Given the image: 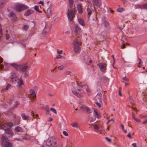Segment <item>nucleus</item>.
I'll return each instance as SVG.
<instances>
[{"label": "nucleus", "instance_id": "obj_1", "mask_svg": "<svg viewBox=\"0 0 147 147\" xmlns=\"http://www.w3.org/2000/svg\"><path fill=\"white\" fill-rule=\"evenodd\" d=\"M46 144L50 147H62L63 146L61 142L53 137H49Z\"/></svg>", "mask_w": 147, "mask_h": 147}, {"label": "nucleus", "instance_id": "obj_2", "mask_svg": "<svg viewBox=\"0 0 147 147\" xmlns=\"http://www.w3.org/2000/svg\"><path fill=\"white\" fill-rule=\"evenodd\" d=\"M68 0L69 9L68 10L67 15L68 19L72 21L74 18L76 14L75 11V9L73 8V3H74L73 0Z\"/></svg>", "mask_w": 147, "mask_h": 147}, {"label": "nucleus", "instance_id": "obj_3", "mask_svg": "<svg viewBox=\"0 0 147 147\" xmlns=\"http://www.w3.org/2000/svg\"><path fill=\"white\" fill-rule=\"evenodd\" d=\"M10 64L16 69L20 72L26 71L28 68V65L26 64L18 65L16 63H13Z\"/></svg>", "mask_w": 147, "mask_h": 147}, {"label": "nucleus", "instance_id": "obj_4", "mask_svg": "<svg viewBox=\"0 0 147 147\" xmlns=\"http://www.w3.org/2000/svg\"><path fill=\"white\" fill-rule=\"evenodd\" d=\"M81 43L80 39L76 38L73 41V47L75 53H78L79 52L80 50V47Z\"/></svg>", "mask_w": 147, "mask_h": 147}, {"label": "nucleus", "instance_id": "obj_5", "mask_svg": "<svg viewBox=\"0 0 147 147\" xmlns=\"http://www.w3.org/2000/svg\"><path fill=\"white\" fill-rule=\"evenodd\" d=\"M1 144L3 147H12V144L9 141L7 138L4 135H2Z\"/></svg>", "mask_w": 147, "mask_h": 147}, {"label": "nucleus", "instance_id": "obj_6", "mask_svg": "<svg viewBox=\"0 0 147 147\" xmlns=\"http://www.w3.org/2000/svg\"><path fill=\"white\" fill-rule=\"evenodd\" d=\"M74 28L75 35L77 38H79L82 32L81 28L76 24L75 25Z\"/></svg>", "mask_w": 147, "mask_h": 147}, {"label": "nucleus", "instance_id": "obj_7", "mask_svg": "<svg viewBox=\"0 0 147 147\" xmlns=\"http://www.w3.org/2000/svg\"><path fill=\"white\" fill-rule=\"evenodd\" d=\"M28 8V7L24 5H17L15 7L16 10L18 12L26 9Z\"/></svg>", "mask_w": 147, "mask_h": 147}, {"label": "nucleus", "instance_id": "obj_8", "mask_svg": "<svg viewBox=\"0 0 147 147\" xmlns=\"http://www.w3.org/2000/svg\"><path fill=\"white\" fill-rule=\"evenodd\" d=\"M92 125L95 131L100 133V134L102 133V130L100 126L98 124H92Z\"/></svg>", "mask_w": 147, "mask_h": 147}, {"label": "nucleus", "instance_id": "obj_9", "mask_svg": "<svg viewBox=\"0 0 147 147\" xmlns=\"http://www.w3.org/2000/svg\"><path fill=\"white\" fill-rule=\"evenodd\" d=\"M102 23L106 28L105 30H107L109 28V23L106 18L104 17V19H103Z\"/></svg>", "mask_w": 147, "mask_h": 147}, {"label": "nucleus", "instance_id": "obj_10", "mask_svg": "<svg viewBox=\"0 0 147 147\" xmlns=\"http://www.w3.org/2000/svg\"><path fill=\"white\" fill-rule=\"evenodd\" d=\"M5 131V133L7 134L10 137H12L13 135V133L10 128H6Z\"/></svg>", "mask_w": 147, "mask_h": 147}, {"label": "nucleus", "instance_id": "obj_11", "mask_svg": "<svg viewBox=\"0 0 147 147\" xmlns=\"http://www.w3.org/2000/svg\"><path fill=\"white\" fill-rule=\"evenodd\" d=\"M98 65L100 70L103 72H105L106 69L107 65L104 63H100Z\"/></svg>", "mask_w": 147, "mask_h": 147}, {"label": "nucleus", "instance_id": "obj_12", "mask_svg": "<svg viewBox=\"0 0 147 147\" xmlns=\"http://www.w3.org/2000/svg\"><path fill=\"white\" fill-rule=\"evenodd\" d=\"M80 108L82 111H86L88 113H92L90 109L87 107L83 105Z\"/></svg>", "mask_w": 147, "mask_h": 147}, {"label": "nucleus", "instance_id": "obj_13", "mask_svg": "<svg viewBox=\"0 0 147 147\" xmlns=\"http://www.w3.org/2000/svg\"><path fill=\"white\" fill-rule=\"evenodd\" d=\"M93 4L94 6L99 7L101 4V0H93Z\"/></svg>", "mask_w": 147, "mask_h": 147}, {"label": "nucleus", "instance_id": "obj_14", "mask_svg": "<svg viewBox=\"0 0 147 147\" xmlns=\"http://www.w3.org/2000/svg\"><path fill=\"white\" fill-rule=\"evenodd\" d=\"M34 11L32 10L29 9L25 11L24 16H28L32 14L33 13Z\"/></svg>", "mask_w": 147, "mask_h": 147}, {"label": "nucleus", "instance_id": "obj_15", "mask_svg": "<svg viewBox=\"0 0 147 147\" xmlns=\"http://www.w3.org/2000/svg\"><path fill=\"white\" fill-rule=\"evenodd\" d=\"M49 32V28L48 26L46 25L45 27L43 30L42 34L44 35L45 33H48Z\"/></svg>", "mask_w": 147, "mask_h": 147}, {"label": "nucleus", "instance_id": "obj_16", "mask_svg": "<svg viewBox=\"0 0 147 147\" xmlns=\"http://www.w3.org/2000/svg\"><path fill=\"white\" fill-rule=\"evenodd\" d=\"M9 17L12 20H15L16 18L15 14L12 11L9 14Z\"/></svg>", "mask_w": 147, "mask_h": 147}, {"label": "nucleus", "instance_id": "obj_17", "mask_svg": "<svg viewBox=\"0 0 147 147\" xmlns=\"http://www.w3.org/2000/svg\"><path fill=\"white\" fill-rule=\"evenodd\" d=\"M52 14V10L50 8H49L47 10V16L48 18L50 17Z\"/></svg>", "mask_w": 147, "mask_h": 147}, {"label": "nucleus", "instance_id": "obj_18", "mask_svg": "<svg viewBox=\"0 0 147 147\" xmlns=\"http://www.w3.org/2000/svg\"><path fill=\"white\" fill-rule=\"evenodd\" d=\"M30 97L31 98H34L36 97V94L34 90L30 89Z\"/></svg>", "mask_w": 147, "mask_h": 147}, {"label": "nucleus", "instance_id": "obj_19", "mask_svg": "<svg viewBox=\"0 0 147 147\" xmlns=\"http://www.w3.org/2000/svg\"><path fill=\"white\" fill-rule=\"evenodd\" d=\"M94 112L95 114L96 117L98 119L100 118V115L99 111L97 109H94Z\"/></svg>", "mask_w": 147, "mask_h": 147}, {"label": "nucleus", "instance_id": "obj_20", "mask_svg": "<svg viewBox=\"0 0 147 147\" xmlns=\"http://www.w3.org/2000/svg\"><path fill=\"white\" fill-rule=\"evenodd\" d=\"M21 116L24 120H26L30 119V117L27 115H26L24 113H22Z\"/></svg>", "mask_w": 147, "mask_h": 147}, {"label": "nucleus", "instance_id": "obj_21", "mask_svg": "<svg viewBox=\"0 0 147 147\" xmlns=\"http://www.w3.org/2000/svg\"><path fill=\"white\" fill-rule=\"evenodd\" d=\"M14 131L17 132H22L23 130L21 127L18 126L14 129Z\"/></svg>", "mask_w": 147, "mask_h": 147}, {"label": "nucleus", "instance_id": "obj_22", "mask_svg": "<svg viewBox=\"0 0 147 147\" xmlns=\"http://www.w3.org/2000/svg\"><path fill=\"white\" fill-rule=\"evenodd\" d=\"M6 1L5 0H0V9L3 7L5 5Z\"/></svg>", "mask_w": 147, "mask_h": 147}, {"label": "nucleus", "instance_id": "obj_23", "mask_svg": "<svg viewBox=\"0 0 147 147\" xmlns=\"http://www.w3.org/2000/svg\"><path fill=\"white\" fill-rule=\"evenodd\" d=\"M77 8L79 13H82L81 6L80 5L78 4L77 5Z\"/></svg>", "mask_w": 147, "mask_h": 147}, {"label": "nucleus", "instance_id": "obj_24", "mask_svg": "<svg viewBox=\"0 0 147 147\" xmlns=\"http://www.w3.org/2000/svg\"><path fill=\"white\" fill-rule=\"evenodd\" d=\"M87 11L88 13V17L89 19L92 13L91 10L89 7H88L87 8Z\"/></svg>", "mask_w": 147, "mask_h": 147}, {"label": "nucleus", "instance_id": "obj_25", "mask_svg": "<svg viewBox=\"0 0 147 147\" xmlns=\"http://www.w3.org/2000/svg\"><path fill=\"white\" fill-rule=\"evenodd\" d=\"M17 76L15 73H12L11 74V77L10 79L14 80L15 81H16V79L17 78Z\"/></svg>", "mask_w": 147, "mask_h": 147}, {"label": "nucleus", "instance_id": "obj_26", "mask_svg": "<svg viewBox=\"0 0 147 147\" xmlns=\"http://www.w3.org/2000/svg\"><path fill=\"white\" fill-rule=\"evenodd\" d=\"M78 21L79 23L83 26H84L85 24L84 23V21L83 19H81V18H78Z\"/></svg>", "mask_w": 147, "mask_h": 147}, {"label": "nucleus", "instance_id": "obj_27", "mask_svg": "<svg viewBox=\"0 0 147 147\" xmlns=\"http://www.w3.org/2000/svg\"><path fill=\"white\" fill-rule=\"evenodd\" d=\"M72 92L74 95L78 98H82L83 97V96L81 95L78 93L72 90Z\"/></svg>", "mask_w": 147, "mask_h": 147}, {"label": "nucleus", "instance_id": "obj_28", "mask_svg": "<svg viewBox=\"0 0 147 147\" xmlns=\"http://www.w3.org/2000/svg\"><path fill=\"white\" fill-rule=\"evenodd\" d=\"M18 81L17 82L18 85L21 86L23 84V82L21 78L18 79Z\"/></svg>", "mask_w": 147, "mask_h": 147}, {"label": "nucleus", "instance_id": "obj_29", "mask_svg": "<svg viewBox=\"0 0 147 147\" xmlns=\"http://www.w3.org/2000/svg\"><path fill=\"white\" fill-rule=\"evenodd\" d=\"M138 59L139 61V62L138 66L139 67H140L142 66L143 62L140 58H138Z\"/></svg>", "mask_w": 147, "mask_h": 147}, {"label": "nucleus", "instance_id": "obj_30", "mask_svg": "<svg viewBox=\"0 0 147 147\" xmlns=\"http://www.w3.org/2000/svg\"><path fill=\"white\" fill-rule=\"evenodd\" d=\"M29 28V26L27 25H24L22 27V29L24 30H27Z\"/></svg>", "mask_w": 147, "mask_h": 147}, {"label": "nucleus", "instance_id": "obj_31", "mask_svg": "<svg viewBox=\"0 0 147 147\" xmlns=\"http://www.w3.org/2000/svg\"><path fill=\"white\" fill-rule=\"evenodd\" d=\"M101 80H105L106 82H109V79H108V78L105 76H103L101 78Z\"/></svg>", "mask_w": 147, "mask_h": 147}, {"label": "nucleus", "instance_id": "obj_32", "mask_svg": "<svg viewBox=\"0 0 147 147\" xmlns=\"http://www.w3.org/2000/svg\"><path fill=\"white\" fill-rule=\"evenodd\" d=\"M124 10L125 9L119 7L117 9V11L119 12H121Z\"/></svg>", "mask_w": 147, "mask_h": 147}, {"label": "nucleus", "instance_id": "obj_33", "mask_svg": "<svg viewBox=\"0 0 147 147\" xmlns=\"http://www.w3.org/2000/svg\"><path fill=\"white\" fill-rule=\"evenodd\" d=\"M72 126L74 127H77L78 123L76 122H74L71 124Z\"/></svg>", "mask_w": 147, "mask_h": 147}, {"label": "nucleus", "instance_id": "obj_34", "mask_svg": "<svg viewBox=\"0 0 147 147\" xmlns=\"http://www.w3.org/2000/svg\"><path fill=\"white\" fill-rule=\"evenodd\" d=\"M130 98V101L131 103L132 104H135L134 101L133 100V98L132 97L130 96L129 97Z\"/></svg>", "mask_w": 147, "mask_h": 147}, {"label": "nucleus", "instance_id": "obj_35", "mask_svg": "<svg viewBox=\"0 0 147 147\" xmlns=\"http://www.w3.org/2000/svg\"><path fill=\"white\" fill-rule=\"evenodd\" d=\"M101 93H98L97 94V96L98 97V98L100 102H101Z\"/></svg>", "mask_w": 147, "mask_h": 147}, {"label": "nucleus", "instance_id": "obj_36", "mask_svg": "<svg viewBox=\"0 0 147 147\" xmlns=\"http://www.w3.org/2000/svg\"><path fill=\"white\" fill-rule=\"evenodd\" d=\"M0 128L1 129H3L4 130H5V129L7 128L6 127L3 125H0Z\"/></svg>", "mask_w": 147, "mask_h": 147}, {"label": "nucleus", "instance_id": "obj_37", "mask_svg": "<svg viewBox=\"0 0 147 147\" xmlns=\"http://www.w3.org/2000/svg\"><path fill=\"white\" fill-rule=\"evenodd\" d=\"M120 127L122 129V130L123 131V132L125 133H126L127 131L126 130H125L124 129L123 125V124H121L120 125Z\"/></svg>", "mask_w": 147, "mask_h": 147}, {"label": "nucleus", "instance_id": "obj_38", "mask_svg": "<svg viewBox=\"0 0 147 147\" xmlns=\"http://www.w3.org/2000/svg\"><path fill=\"white\" fill-rule=\"evenodd\" d=\"M50 110L51 111L54 113L55 114H57V113L56 109L53 108H51Z\"/></svg>", "mask_w": 147, "mask_h": 147}, {"label": "nucleus", "instance_id": "obj_39", "mask_svg": "<svg viewBox=\"0 0 147 147\" xmlns=\"http://www.w3.org/2000/svg\"><path fill=\"white\" fill-rule=\"evenodd\" d=\"M140 7L142 8L147 9V3L145 4L144 5H141L140 6Z\"/></svg>", "mask_w": 147, "mask_h": 147}, {"label": "nucleus", "instance_id": "obj_40", "mask_svg": "<svg viewBox=\"0 0 147 147\" xmlns=\"http://www.w3.org/2000/svg\"><path fill=\"white\" fill-rule=\"evenodd\" d=\"M96 118L95 117H91L90 118V122L91 123L95 121Z\"/></svg>", "mask_w": 147, "mask_h": 147}, {"label": "nucleus", "instance_id": "obj_41", "mask_svg": "<svg viewBox=\"0 0 147 147\" xmlns=\"http://www.w3.org/2000/svg\"><path fill=\"white\" fill-rule=\"evenodd\" d=\"M64 66L62 65H61L59 66L58 67V69L60 70H62L63 69V68H64Z\"/></svg>", "mask_w": 147, "mask_h": 147}, {"label": "nucleus", "instance_id": "obj_42", "mask_svg": "<svg viewBox=\"0 0 147 147\" xmlns=\"http://www.w3.org/2000/svg\"><path fill=\"white\" fill-rule=\"evenodd\" d=\"M77 85L78 86V87L79 88V87H81L82 88L83 86H86L85 85H80L79 84L78 82H77Z\"/></svg>", "mask_w": 147, "mask_h": 147}, {"label": "nucleus", "instance_id": "obj_43", "mask_svg": "<svg viewBox=\"0 0 147 147\" xmlns=\"http://www.w3.org/2000/svg\"><path fill=\"white\" fill-rule=\"evenodd\" d=\"M11 86V85L10 84H8L6 87L5 90H8V88H9Z\"/></svg>", "mask_w": 147, "mask_h": 147}, {"label": "nucleus", "instance_id": "obj_44", "mask_svg": "<svg viewBox=\"0 0 147 147\" xmlns=\"http://www.w3.org/2000/svg\"><path fill=\"white\" fill-rule=\"evenodd\" d=\"M7 125L9 126V127H11L13 125V124L9 122L7 123Z\"/></svg>", "mask_w": 147, "mask_h": 147}, {"label": "nucleus", "instance_id": "obj_45", "mask_svg": "<svg viewBox=\"0 0 147 147\" xmlns=\"http://www.w3.org/2000/svg\"><path fill=\"white\" fill-rule=\"evenodd\" d=\"M34 9L36 11H38L39 10V7L37 5H36L34 7Z\"/></svg>", "mask_w": 147, "mask_h": 147}, {"label": "nucleus", "instance_id": "obj_46", "mask_svg": "<svg viewBox=\"0 0 147 147\" xmlns=\"http://www.w3.org/2000/svg\"><path fill=\"white\" fill-rule=\"evenodd\" d=\"M63 134L65 136H68V133L65 131H64L63 132Z\"/></svg>", "mask_w": 147, "mask_h": 147}, {"label": "nucleus", "instance_id": "obj_47", "mask_svg": "<svg viewBox=\"0 0 147 147\" xmlns=\"http://www.w3.org/2000/svg\"><path fill=\"white\" fill-rule=\"evenodd\" d=\"M86 91L88 93H90L91 92L90 89L88 88H87L86 89Z\"/></svg>", "mask_w": 147, "mask_h": 147}, {"label": "nucleus", "instance_id": "obj_48", "mask_svg": "<svg viewBox=\"0 0 147 147\" xmlns=\"http://www.w3.org/2000/svg\"><path fill=\"white\" fill-rule=\"evenodd\" d=\"M62 57L60 55H58L56 57V58L57 59H60L62 58Z\"/></svg>", "mask_w": 147, "mask_h": 147}, {"label": "nucleus", "instance_id": "obj_49", "mask_svg": "<svg viewBox=\"0 0 147 147\" xmlns=\"http://www.w3.org/2000/svg\"><path fill=\"white\" fill-rule=\"evenodd\" d=\"M105 139L109 142H111V140L108 137H106Z\"/></svg>", "mask_w": 147, "mask_h": 147}, {"label": "nucleus", "instance_id": "obj_50", "mask_svg": "<svg viewBox=\"0 0 147 147\" xmlns=\"http://www.w3.org/2000/svg\"><path fill=\"white\" fill-rule=\"evenodd\" d=\"M123 80L125 81L128 82L129 81L128 79L126 77V76H125L123 78Z\"/></svg>", "mask_w": 147, "mask_h": 147}, {"label": "nucleus", "instance_id": "obj_51", "mask_svg": "<svg viewBox=\"0 0 147 147\" xmlns=\"http://www.w3.org/2000/svg\"><path fill=\"white\" fill-rule=\"evenodd\" d=\"M63 51L62 50L59 51L58 50H57V53L58 54H61L62 53Z\"/></svg>", "mask_w": 147, "mask_h": 147}, {"label": "nucleus", "instance_id": "obj_52", "mask_svg": "<svg viewBox=\"0 0 147 147\" xmlns=\"http://www.w3.org/2000/svg\"><path fill=\"white\" fill-rule=\"evenodd\" d=\"M70 73V71H65V74L66 75H69Z\"/></svg>", "mask_w": 147, "mask_h": 147}, {"label": "nucleus", "instance_id": "obj_53", "mask_svg": "<svg viewBox=\"0 0 147 147\" xmlns=\"http://www.w3.org/2000/svg\"><path fill=\"white\" fill-rule=\"evenodd\" d=\"M95 104L99 108H100L101 107V105L98 102H96Z\"/></svg>", "mask_w": 147, "mask_h": 147}, {"label": "nucleus", "instance_id": "obj_54", "mask_svg": "<svg viewBox=\"0 0 147 147\" xmlns=\"http://www.w3.org/2000/svg\"><path fill=\"white\" fill-rule=\"evenodd\" d=\"M113 121V122L114 121V119L113 118L111 119L108 120L107 121V123L108 124L110 121Z\"/></svg>", "mask_w": 147, "mask_h": 147}, {"label": "nucleus", "instance_id": "obj_55", "mask_svg": "<svg viewBox=\"0 0 147 147\" xmlns=\"http://www.w3.org/2000/svg\"><path fill=\"white\" fill-rule=\"evenodd\" d=\"M39 3V4H41L43 6H45V5L44 4V2L43 1H40Z\"/></svg>", "mask_w": 147, "mask_h": 147}, {"label": "nucleus", "instance_id": "obj_56", "mask_svg": "<svg viewBox=\"0 0 147 147\" xmlns=\"http://www.w3.org/2000/svg\"><path fill=\"white\" fill-rule=\"evenodd\" d=\"M28 76V74L26 73H25L24 74V76L25 78H27Z\"/></svg>", "mask_w": 147, "mask_h": 147}, {"label": "nucleus", "instance_id": "obj_57", "mask_svg": "<svg viewBox=\"0 0 147 147\" xmlns=\"http://www.w3.org/2000/svg\"><path fill=\"white\" fill-rule=\"evenodd\" d=\"M42 147H50V146L48 145L47 144H44L43 145Z\"/></svg>", "mask_w": 147, "mask_h": 147}, {"label": "nucleus", "instance_id": "obj_58", "mask_svg": "<svg viewBox=\"0 0 147 147\" xmlns=\"http://www.w3.org/2000/svg\"><path fill=\"white\" fill-rule=\"evenodd\" d=\"M136 122H140V120L139 119H136V118H135V119H134Z\"/></svg>", "mask_w": 147, "mask_h": 147}, {"label": "nucleus", "instance_id": "obj_59", "mask_svg": "<svg viewBox=\"0 0 147 147\" xmlns=\"http://www.w3.org/2000/svg\"><path fill=\"white\" fill-rule=\"evenodd\" d=\"M79 91H81L82 92V93H84V91L83 90H81L80 89V88H77V89Z\"/></svg>", "mask_w": 147, "mask_h": 147}, {"label": "nucleus", "instance_id": "obj_60", "mask_svg": "<svg viewBox=\"0 0 147 147\" xmlns=\"http://www.w3.org/2000/svg\"><path fill=\"white\" fill-rule=\"evenodd\" d=\"M127 136L129 138H131L132 137H131V135L130 133H128V134L127 135Z\"/></svg>", "mask_w": 147, "mask_h": 147}, {"label": "nucleus", "instance_id": "obj_61", "mask_svg": "<svg viewBox=\"0 0 147 147\" xmlns=\"http://www.w3.org/2000/svg\"><path fill=\"white\" fill-rule=\"evenodd\" d=\"M100 85L101 83L100 82L98 81L97 83V85L98 86H100Z\"/></svg>", "mask_w": 147, "mask_h": 147}, {"label": "nucleus", "instance_id": "obj_62", "mask_svg": "<svg viewBox=\"0 0 147 147\" xmlns=\"http://www.w3.org/2000/svg\"><path fill=\"white\" fill-rule=\"evenodd\" d=\"M125 48V44H123L121 46V49H124Z\"/></svg>", "mask_w": 147, "mask_h": 147}, {"label": "nucleus", "instance_id": "obj_63", "mask_svg": "<svg viewBox=\"0 0 147 147\" xmlns=\"http://www.w3.org/2000/svg\"><path fill=\"white\" fill-rule=\"evenodd\" d=\"M6 38L7 40H8L9 38V35L8 34H6Z\"/></svg>", "mask_w": 147, "mask_h": 147}, {"label": "nucleus", "instance_id": "obj_64", "mask_svg": "<svg viewBox=\"0 0 147 147\" xmlns=\"http://www.w3.org/2000/svg\"><path fill=\"white\" fill-rule=\"evenodd\" d=\"M133 147H137L136 144V143H134L132 144Z\"/></svg>", "mask_w": 147, "mask_h": 147}]
</instances>
